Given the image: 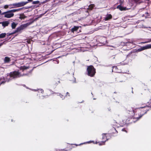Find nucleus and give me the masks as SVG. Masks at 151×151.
Masks as SVG:
<instances>
[{
	"label": "nucleus",
	"mask_w": 151,
	"mask_h": 151,
	"mask_svg": "<svg viewBox=\"0 0 151 151\" xmlns=\"http://www.w3.org/2000/svg\"><path fill=\"white\" fill-rule=\"evenodd\" d=\"M25 75H26V74H25ZM24 75L21 74L18 71H14L13 72H11L9 75L7 76V79H9L7 81L8 82L12 78L19 77Z\"/></svg>",
	"instance_id": "1"
},
{
	"label": "nucleus",
	"mask_w": 151,
	"mask_h": 151,
	"mask_svg": "<svg viewBox=\"0 0 151 151\" xmlns=\"http://www.w3.org/2000/svg\"><path fill=\"white\" fill-rule=\"evenodd\" d=\"M87 75L90 77H93L96 73L95 69L92 65L88 66L87 68Z\"/></svg>",
	"instance_id": "2"
},
{
	"label": "nucleus",
	"mask_w": 151,
	"mask_h": 151,
	"mask_svg": "<svg viewBox=\"0 0 151 151\" xmlns=\"http://www.w3.org/2000/svg\"><path fill=\"white\" fill-rule=\"evenodd\" d=\"M102 139H106L104 141H103L101 142H96V144H99V145H101L104 144V142L106 141V140H107L109 137V135L108 134H102Z\"/></svg>",
	"instance_id": "3"
},
{
	"label": "nucleus",
	"mask_w": 151,
	"mask_h": 151,
	"mask_svg": "<svg viewBox=\"0 0 151 151\" xmlns=\"http://www.w3.org/2000/svg\"><path fill=\"white\" fill-rule=\"evenodd\" d=\"M1 14H4V17L8 18H10L14 16V14L13 13H11L10 12H9V11L3 13Z\"/></svg>",
	"instance_id": "4"
},
{
	"label": "nucleus",
	"mask_w": 151,
	"mask_h": 151,
	"mask_svg": "<svg viewBox=\"0 0 151 151\" xmlns=\"http://www.w3.org/2000/svg\"><path fill=\"white\" fill-rule=\"evenodd\" d=\"M28 3V2H21L18 3L17 4H13L14 6H16L17 7H20L23 6H24L27 3Z\"/></svg>",
	"instance_id": "5"
},
{
	"label": "nucleus",
	"mask_w": 151,
	"mask_h": 151,
	"mask_svg": "<svg viewBox=\"0 0 151 151\" xmlns=\"http://www.w3.org/2000/svg\"><path fill=\"white\" fill-rule=\"evenodd\" d=\"M0 24H1L2 26L4 27L8 26L9 24V21H6L1 22H0Z\"/></svg>",
	"instance_id": "6"
},
{
	"label": "nucleus",
	"mask_w": 151,
	"mask_h": 151,
	"mask_svg": "<svg viewBox=\"0 0 151 151\" xmlns=\"http://www.w3.org/2000/svg\"><path fill=\"white\" fill-rule=\"evenodd\" d=\"M22 30L21 29L20 27H18L17 28L16 30H15L14 32L13 33H10L9 34V35H12V34H14L15 33H16V32H20Z\"/></svg>",
	"instance_id": "7"
},
{
	"label": "nucleus",
	"mask_w": 151,
	"mask_h": 151,
	"mask_svg": "<svg viewBox=\"0 0 151 151\" xmlns=\"http://www.w3.org/2000/svg\"><path fill=\"white\" fill-rule=\"evenodd\" d=\"M116 8L119 9L121 11L125 10H126V8L120 5L118 6Z\"/></svg>",
	"instance_id": "8"
},
{
	"label": "nucleus",
	"mask_w": 151,
	"mask_h": 151,
	"mask_svg": "<svg viewBox=\"0 0 151 151\" xmlns=\"http://www.w3.org/2000/svg\"><path fill=\"white\" fill-rule=\"evenodd\" d=\"M79 29V27L77 26H74L73 28L71 29V31L73 32H75L77 31Z\"/></svg>",
	"instance_id": "9"
},
{
	"label": "nucleus",
	"mask_w": 151,
	"mask_h": 151,
	"mask_svg": "<svg viewBox=\"0 0 151 151\" xmlns=\"http://www.w3.org/2000/svg\"><path fill=\"white\" fill-rule=\"evenodd\" d=\"M22 9V8H19V9H12V10H9V12H10L11 13V12H12V13L15 12H18L19 11H20Z\"/></svg>",
	"instance_id": "10"
},
{
	"label": "nucleus",
	"mask_w": 151,
	"mask_h": 151,
	"mask_svg": "<svg viewBox=\"0 0 151 151\" xmlns=\"http://www.w3.org/2000/svg\"><path fill=\"white\" fill-rule=\"evenodd\" d=\"M29 24L28 23L26 24H24L21 25L20 27L22 30L23 29L26 28L27 26L29 25Z\"/></svg>",
	"instance_id": "11"
},
{
	"label": "nucleus",
	"mask_w": 151,
	"mask_h": 151,
	"mask_svg": "<svg viewBox=\"0 0 151 151\" xmlns=\"http://www.w3.org/2000/svg\"><path fill=\"white\" fill-rule=\"evenodd\" d=\"M29 24L28 23L26 24H24L21 25L20 27L22 30L23 29L26 28L27 26L29 25Z\"/></svg>",
	"instance_id": "12"
},
{
	"label": "nucleus",
	"mask_w": 151,
	"mask_h": 151,
	"mask_svg": "<svg viewBox=\"0 0 151 151\" xmlns=\"http://www.w3.org/2000/svg\"><path fill=\"white\" fill-rule=\"evenodd\" d=\"M17 25V23L13 22L11 24V27L12 29H15Z\"/></svg>",
	"instance_id": "13"
},
{
	"label": "nucleus",
	"mask_w": 151,
	"mask_h": 151,
	"mask_svg": "<svg viewBox=\"0 0 151 151\" xmlns=\"http://www.w3.org/2000/svg\"><path fill=\"white\" fill-rule=\"evenodd\" d=\"M10 60H11L10 59V58L7 57H5L4 59V61L5 63H8Z\"/></svg>",
	"instance_id": "14"
},
{
	"label": "nucleus",
	"mask_w": 151,
	"mask_h": 151,
	"mask_svg": "<svg viewBox=\"0 0 151 151\" xmlns=\"http://www.w3.org/2000/svg\"><path fill=\"white\" fill-rule=\"evenodd\" d=\"M112 18V16L111 14H109L105 17V19L106 21Z\"/></svg>",
	"instance_id": "15"
},
{
	"label": "nucleus",
	"mask_w": 151,
	"mask_h": 151,
	"mask_svg": "<svg viewBox=\"0 0 151 151\" xmlns=\"http://www.w3.org/2000/svg\"><path fill=\"white\" fill-rule=\"evenodd\" d=\"M151 42V40L150 39H148L146 40V41L145 42H142L140 43L141 44H145L147 43H149Z\"/></svg>",
	"instance_id": "16"
},
{
	"label": "nucleus",
	"mask_w": 151,
	"mask_h": 151,
	"mask_svg": "<svg viewBox=\"0 0 151 151\" xmlns=\"http://www.w3.org/2000/svg\"><path fill=\"white\" fill-rule=\"evenodd\" d=\"M145 50L151 49V44H148L145 46Z\"/></svg>",
	"instance_id": "17"
},
{
	"label": "nucleus",
	"mask_w": 151,
	"mask_h": 151,
	"mask_svg": "<svg viewBox=\"0 0 151 151\" xmlns=\"http://www.w3.org/2000/svg\"><path fill=\"white\" fill-rule=\"evenodd\" d=\"M114 70L115 72L119 73L120 72L117 70V68L116 66H114L113 68V71Z\"/></svg>",
	"instance_id": "18"
},
{
	"label": "nucleus",
	"mask_w": 151,
	"mask_h": 151,
	"mask_svg": "<svg viewBox=\"0 0 151 151\" xmlns=\"http://www.w3.org/2000/svg\"><path fill=\"white\" fill-rule=\"evenodd\" d=\"M26 18V17L23 14H20L19 17V18L21 19H24Z\"/></svg>",
	"instance_id": "19"
},
{
	"label": "nucleus",
	"mask_w": 151,
	"mask_h": 151,
	"mask_svg": "<svg viewBox=\"0 0 151 151\" xmlns=\"http://www.w3.org/2000/svg\"><path fill=\"white\" fill-rule=\"evenodd\" d=\"M145 50V46L143 47H141L140 48H139L138 49V51H141L143 50Z\"/></svg>",
	"instance_id": "20"
},
{
	"label": "nucleus",
	"mask_w": 151,
	"mask_h": 151,
	"mask_svg": "<svg viewBox=\"0 0 151 151\" xmlns=\"http://www.w3.org/2000/svg\"><path fill=\"white\" fill-rule=\"evenodd\" d=\"M28 68V67H26L24 66H21L20 67V69L21 70H22V71H23L24 70Z\"/></svg>",
	"instance_id": "21"
},
{
	"label": "nucleus",
	"mask_w": 151,
	"mask_h": 151,
	"mask_svg": "<svg viewBox=\"0 0 151 151\" xmlns=\"http://www.w3.org/2000/svg\"><path fill=\"white\" fill-rule=\"evenodd\" d=\"M109 47H110L109 48V49L111 50H115V49H116V48H117L116 47V46H109Z\"/></svg>",
	"instance_id": "22"
},
{
	"label": "nucleus",
	"mask_w": 151,
	"mask_h": 151,
	"mask_svg": "<svg viewBox=\"0 0 151 151\" xmlns=\"http://www.w3.org/2000/svg\"><path fill=\"white\" fill-rule=\"evenodd\" d=\"M6 35L5 33H1L0 35V38H3Z\"/></svg>",
	"instance_id": "23"
},
{
	"label": "nucleus",
	"mask_w": 151,
	"mask_h": 151,
	"mask_svg": "<svg viewBox=\"0 0 151 151\" xmlns=\"http://www.w3.org/2000/svg\"><path fill=\"white\" fill-rule=\"evenodd\" d=\"M113 125L117 127H119L120 125L119 124H117L115 121L114 122Z\"/></svg>",
	"instance_id": "24"
},
{
	"label": "nucleus",
	"mask_w": 151,
	"mask_h": 151,
	"mask_svg": "<svg viewBox=\"0 0 151 151\" xmlns=\"http://www.w3.org/2000/svg\"><path fill=\"white\" fill-rule=\"evenodd\" d=\"M12 4H9V5H5L4 6V9H6L8 8L9 7V6H12Z\"/></svg>",
	"instance_id": "25"
},
{
	"label": "nucleus",
	"mask_w": 151,
	"mask_h": 151,
	"mask_svg": "<svg viewBox=\"0 0 151 151\" xmlns=\"http://www.w3.org/2000/svg\"><path fill=\"white\" fill-rule=\"evenodd\" d=\"M39 2H40L39 1H33L32 2V4H39Z\"/></svg>",
	"instance_id": "26"
},
{
	"label": "nucleus",
	"mask_w": 151,
	"mask_h": 151,
	"mask_svg": "<svg viewBox=\"0 0 151 151\" xmlns=\"http://www.w3.org/2000/svg\"><path fill=\"white\" fill-rule=\"evenodd\" d=\"M92 142H93L94 143H95L94 142V141H89L87 142H85V143H82V144H80V145H81V144H85V143H92Z\"/></svg>",
	"instance_id": "27"
},
{
	"label": "nucleus",
	"mask_w": 151,
	"mask_h": 151,
	"mask_svg": "<svg viewBox=\"0 0 151 151\" xmlns=\"http://www.w3.org/2000/svg\"><path fill=\"white\" fill-rule=\"evenodd\" d=\"M39 92H40L41 93H43L44 91L42 89H39L38 90Z\"/></svg>",
	"instance_id": "28"
},
{
	"label": "nucleus",
	"mask_w": 151,
	"mask_h": 151,
	"mask_svg": "<svg viewBox=\"0 0 151 151\" xmlns=\"http://www.w3.org/2000/svg\"><path fill=\"white\" fill-rule=\"evenodd\" d=\"M60 97L63 99H64L65 98V97L62 94H60Z\"/></svg>",
	"instance_id": "29"
},
{
	"label": "nucleus",
	"mask_w": 151,
	"mask_h": 151,
	"mask_svg": "<svg viewBox=\"0 0 151 151\" xmlns=\"http://www.w3.org/2000/svg\"><path fill=\"white\" fill-rule=\"evenodd\" d=\"M12 4V6H9V7L10 8V9H11V8H14V7H13V6H14L13 5V4Z\"/></svg>",
	"instance_id": "30"
},
{
	"label": "nucleus",
	"mask_w": 151,
	"mask_h": 151,
	"mask_svg": "<svg viewBox=\"0 0 151 151\" xmlns=\"http://www.w3.org/2000/svg\"><path fill=\"white\" fill-rule=\"evenodd\" d=\"M70 96V94L68 92H67L66 93V96Z\"/></svg>",
	"instance_id": "31"
},
{
	"label": "nucleus",
	"mask_w": 151,
	"mask_h": 151,
	"mask_svg": "<svg viewBox=\"0 0 151 151\" xmlns=\"http://www.w3.org/2000/svg\"><path fill=\"white\" fill-rule=\"evenodd\" d=\"M122 131H125L126 132H127V131H126V130H125V129H122Z\"/></svg>",
	"instance_id": "32"
},
{
	"label": "nucleus",
	"mask_w": 151,
	"mask_h": 151,
	"mask_svg": "<svg viewBox=\"0 0 151 151\" xmlns=\"http://www.w3.org/2000/svg\"><path fill=\"white\" fill-rule=\"evenodd\" d=\"M33 0H27L28 1L27 2H31Z\"/></svg>",
	"instance_id": "33"
},
{
	"label": "nucleus",
	"mask_w": 151,
	"mask_h": 151,
	"mask_svg": "<svg viewBox=\"0 0 151 151\" xmlns=\"http://www.w3.org/2000/svg\"><path fill=\"white\" fill-rule=\"evenodd\" d=\"M32 90V91H37V90H36V89H33Z\"/></svg>",
	"instance_id": "34"
},
{
	"label": "nucleus",
	"mask_w": 151,
	"mask_h": 151,
	"mask_svg": "<svg viewBox=\"0 0 151 151\" xmlns=\"http://www.w3.org/2000/svg\"><path fill=\"white\" fill-rule=\"evenodd\" d=\"M46 12H45L44 14H41V15H44V14H45L46 13Z\"/></svg>",
	"instance_id": "35"
},
{
	"label": "nucleus",
	"mask_w": 151,
	"mask_h": 151,
	"mask_svg": "<svg viewBox=\"0 0 151 151\" xmlns=\"http://www.w3.org/2000/svg\"><path fill=\"white\" fill-rule=\"evenodd\" d=\"M1 10H0V14H1Z\"/></svg>",
	"instance_id": "36"
},
{
	"label": "nucleus",
	"mask_w": 151,
	"mask_h": 151,
	"mask_svg": "<svg viewBox=\"0 0 151 151\" xmlns=\"http://www.w3.org/2000/svg\"><path fill=\"white\" fill-rule=\"evenodd\" d=\"M76 146H77L78 145H75Z\"/></svg>",
	"instance_id": "37"
},
{
	"label": "nucleus",
	"mask_w": 151,
	"mask_h": 151,
	"mask_svg": "<svg viewBox=\"0 0 151 151\" xmlns=\"http://www.w3.org/2000/svg\"><path fill=\"white\" fill-rule=\"evenodd\" d=\"M1 45H0V46H1Z\"/></svg>",
	"instance_id": "38"
}]
</instances>
